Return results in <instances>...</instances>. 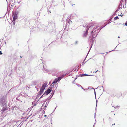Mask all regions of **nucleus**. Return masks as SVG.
<instances>
[{"label":"nucleus","instance_id":"f257e3e1","mask_svg":"<svg viewBox=\"0 0 127 127\" xmlns=\"http://www.w3.org/2000/svg\"><path fill=\"white\" fill-rule=\"evenodd\" d=\"M92 27H93V28L91 35L89 36V40H90V42L92 43L102 28H100L98 26H94V25H92Z\"/></svg>","mask_w":127,"mask_h":127},{"label":"nucleus","instance_id":"f03ea898","mask_svg":"<svg viewBox=\"0 0 127 127\" xmlns=\"http://www.w3.org/2000/svg\"><path fill=\"white\" fill-rule=\"evenodd\" d=\"M6 96H3L0 100V105L3 108L1 111V113L3 114L5 112V111L8 110L7 105L6 104Z\"/></svg>","mask_w":127,"mask_h":127},{"label":"nucleus","instance_id":"7ed1b4c3","mask_svg":"<svg viewBox=\"0 0 127 127\" xmlns=\"http://www.w3.org/2000/svg\"><path fill=\"white\" fill-rule=\"evenodd\" d=\"M83 27H84L85 28H86V32L84 31V33L83 35V36L85 37L88 34V30L89 28L91 27V26H90V25H88L86 26H83Z\"/></svg>","mask_w":127,"mask_h":127},{"label":"nucleus","instance_id":"20e7f679","mask_svg":"<svg viewBox=\"0 0 127 127\" xmlns=\"http://www.w3.org/2000/svg\"><path fill=\"white\" fill-rule=\"evenodd\" d=\"M61 80V78L60 77H58L57 78H56L55 79L54 81L52 82V84H55L58 81H60ZM51 86H54V85L52 84Z\"/></svg>","mask_w":127,"mask_h":127},{"label":"nucleus","instance_id":"39448f33","mask_svg":"<svg viewBox=\"0 0 127 127\" xmlns=\"http://www.w3.org/2000/svg\"><path fill=\"white\" fill-rule=\"evenodd\" d=\"M43 71L44 72L46 73V72H47L48 73H50L51 71L48 69L45 68H44V66H43Z\"/></svg>","mask_w":127,"mask_h":127},{"label":"nucleus","instance_id":"423d86ee","mask_svg":"<svg viewBox=\"0 0 127 127\" xmlns=\"http://www.w3.org/2000/svg\"><path fill=\"white\" fill-rule=\"evenodd\" d=\"M47 82L45 83L41 87V88L40 89L41 90H44V89L45 88L46 86L47 85Z\"/></svg>","mask_w":127,"mask_h":127},{"label":"nucleus","instance_id":"0eeeda50","mask_svg":"<svg viewBox=\"0 0 127 127\" xmlns=\"http://www.w3.org/2000/svg\"><path fill=\"white\" fill-rule=\"evenodd\" d=\"M12 15L13 17V21H15V20L17 18V15H16L14 14L13 13H12Z\"/></svg>","mask_w":127,"mask_h":127},{"label":"nucleus","instance_id":"6e6552de","mask_svg":"<svg viewBox=\"0 0 127 127\" xmlns=\"http://www.w3.org/2000/svg\"><path fill=\"white\" fill-rule=\"evenodd\" d=\"M52 89V87H49L46 91L48 94L49 93Z\"/></svg>","mask_w":127,"mask_h":127},{"label":"nucleus","instance_id":"1a4fd4ad","mask_svg":"<svg viewBox=\"0 0 127 127\" xmlns=\"http://www.w3.org/2000/svg\"><path fill=\"white\" fill-rule=\"evenodd\" d=\"M43 91L44 90H43L40 89V91L38 93V94L40 95H41L42 94Z\"/></svg>","mask_w":127,"mask_h":127},{"label":"nucleus","instance_id":"9d476101","mask_svg":"<svg viewBox=\"0 0 127 127\" xmlns=\"http://www.w3.org/2000/svg\"><path fill=\"white\" fill-rule=\"evenodd\" d=\"M55 92V91H54L53 92V91H52V93H51V95L50 96H51L50 98V99H51V98L52 97V96H53V95H54V93Z\"/></svg>","mask_w":127,"mask_h":127},{"label":"nucleus","instance_id":"9b49d317","mask_svg":"<svg viewBox=\"0 0 127 127\" xmlns=\"http://www.w3.org/2000/svg\"><path fill=\"white\" fill-rule=\"evenodd\" d=\"M90 87L92 89H94V92L95 95V98H96V92H95V89L93 87Z\"/></svg>","mask_w":127,"mask_h":127},{"label":"nucleus","instance_id":"f8f14e48","mask_svg":"<svg viewBox=\"0 0 127 127\" xmlns=\"http://www.w3.org/2000/svg\"><path fill=\"white\" fill-rule=\"evenodd\" d=\"M98 88L100 89V90L103 89V87L102 86H98Z\"/></svg>","mask_w":127,"mask_h":127},{"label":"nucleus","instance_id":"ddd939ff","mask_svg":"<svg viewBox=\"0 0 127 127\" xmlns=\"http://www.w3.org/2000/svg\"><path fill=\"white\" fill-rule=\"evenodd\" d=\"M49 103V101H48V102H47L46 103V104H45V106H44V107H45V108H46V107H47V105H48V104Z\"/></svg>","mask_w":127,"mask_h":127},{"label":"nucleus","instance_id":"4468645a","mask_svg":"<svg viewBox=\"0 0 127 127\" xmlns=\"http://www.w3.org/2000/svg\"><path fill=\"white\" fill-rule=\"evenodd\" d=\"M112 17H111V18H110V19L108 21L109 22L108 23H111V22H110L111 20L112 19Z\"/></svg>","mask_w":127,"mask_h":127},{"label":"nucleus","instance_id":"2eb2a0df","mask_svg":"<svg viewBox=\"0 0 127 127\" xmlns=\"http://www.w3.org/2000/svg\"><path fill=\"white\" fill-rule=\"evenodd\" d=\"M48 94V93L46 92V91H45V93H44V94H43L44 95H47Z\"/></svg>","mask_w":127,"mask_h":127},{"label":"nucleus","instance_id":"dca6fc26","mask_svg":"<svg viewBox=\"0 0 127 127\" xmlns=\"http://www.w3.org/2000/svg\"><path fill=\"white\" fill-rule=\"evenodd\" d=\"M65 76V75H62L60 77H60L61 78V79L63 78Z\"/></svg>","mask_w":127,"mask_h":127},{"label":"nucleus","instance_id":"f3484780","mask_svg":"<svg viewBox=\"0 0 127 127\" xmlns=\"http://www.w3.org/2000/svg\"><path fill=\"white\" fill-rule=\"evenodd\" d=\"M18 11H16L14 13V14L16 15H18Z\"/></svg>","mask_w":127,"mask_h":127},{"label":"nucleus","instance_id":"a211bd4d","mask_svg":"<svg viewBox=\"0 0 127 127\" xmlns=\"http://www.w3.org/2000/svg\"><path fill=\"white\" fill-rule=\"evenodd\" d=\"M119 19V17L118 16H117L116 17H115L114 18V19L115 20H116L117 19Z\"/></svg>","mask_w":127,"mask_h":127},{"label":"nucleus","instance_id":"6ab92c4d","mask_svg":"<svg viewBox=\"0 0 127 127\" xmlns=\"http://www.w3.org/2000/svg\"><path fill=\"white\" fill-rule=\"evenodd\" d=\"M109 23H106L104 24V26H103L102 27V29L103 27H105Z\"/></svg>","mask_w":127,"mask_h":127},{"label":"nucleus","instance_id":"aec40b11","mask_svg":"<svg viewBox=\"0 0 127 127\" xmlns=\"http://www.w3.org/2000/svg\"><path fill=\"white\" fill-rule=\"evenodd\" d=\"M89 51L88 52V53L87 54V55H86V57H85V58L84 60V61L83 62V63L84 62V61L85 60V59H86V57H87V55H88V53H89Z\"/></svg>","mask_w":127,"mask_h":127},{"label":"nucleus","instance_id":"412c9836","mask_svg":"<svg viewBox=\"0 0 127 127\" xmlns=\"http://www.w3.org/2000/svg\"><path fill=\"white\" fill-rule=\"evenodd\" d=\"M78 41H76L75 42V45H77L78 44Z\"/></svg>","mask_w":127,"mask_h":127},{"label":"nucleus","instance_id":"4be33fe9","mask_svg":"<svg viewBox=\"0 0 127 127\" xmlns=\"http://www.w3.org/2000/svg\"><path fill=\"white\" fill-rule=\"evenodd\" d=\"M44 95L43 94V95L38 100V101L39 100V99H40L41 98L43 97L44 96Z\"/></svg>","mask_w":127,"mask_h":127},{"label":"nucleus","instance_id":"5701e85b","mask_svg":"<svg viewBox=\"0 0 127 127\" xmlns=\"http://www.w3.org/2000/svg\"><path fill=\"white\" fill-rule=\"evenodd\" d=\"M77 85L79 87H81L82 86L78 84H77Z\"/></svg>","mask_w":127,"mask_h":127},{"label":"nucleus","instance_id":"b1692460","mask_svg":"<svg viewBox=\"0 0 127 127\" xmlns=\"http://www.w3.org/2000/svg\"><path fill=\"white\" fill-rule=\"evenodd\" d=\"M78 76L83 77V74H80Z\"/></svg>","mask_w":127,"mask_h":127},{"label":"nucleus","instance_id":"393cba45","mask_svg":"<svg viewBox=\"0 0 127 127\" xmlns=\"http://www.w3.org/2000/svg\"><path fill=\"white\" fill-rule=\"evenodd\" d=\"M124 24L126 26H127V21H126Z\"/></svg>","mask_w":127,"mask_h":127},{"label":"nucleus","instance_id":"a878e982","mask_svg":"<svg viewBox=\"0 0 127 127\" xmlns=\"http://www.w3.org/2000/svg\"><path fill=\"white\" fill-rule=\"evenodd\" d=\"M86 76H93L92 75H91L86 74Z\"/></svg>","mask_w":127,"mask_h":127},{"label":"nucleus","instance_id":"bb28decb","mask_svg":"<svg viewBox=\"0 0 127 127\" xmlns=\"http://www.w3.org/2000/svg\"><path fill=\"white\" fill-rule=\"evenodd\" d=\"M17 2L18 3V4H19V3H20V2L21 1L20 0L19 1H17Z\"/></svg>","mask_w":127,"mask_h":127},{"label":"nucleus","instance_id":"cd10ccee","mask_svg":"<svg viewBox=\"0 0 127 127\" xmlns=\"http://www.w3.org/2000/svg\"><path fill=\"white\" fill-rule=\"evenodd\" d=\"M85 76H86V74H83V77Z\"/></svg>","mask_w":127,"mask_h":127},{"label":"nucleus","instance_id":"c85d7f7f","mask_svg":"<svg viewBox=\"0 0 127 127\" xmlns=\"http://www.w3.org/2000/svg\"><path fill=\"white\" fill-rule=\"evenodd\" d=\"M39 95H40L38 94V95H37V97H36V99L38 98L39 97Z\"/></svg>","mask_w":127,"mask_h":127},{"label":"nucleus","instance_id":"c756f323","mask_svg":"<svg viewBox=\"0 0 127 127\" xmlns=\"http://www.w3.org/2000/svg\"><path fill=\"white\" fill-rule=\"evenodd\" d=\"M81 88H82V89L84 90H85V89H84V88L82 86H81Z\"/></svg>","mask_w":127,"mask_h":127},{"label":"nucleus","instance_id":"7c9ffc66","mask_svg":"<svg viewBox=\"0 0 127 127\" xmlns=\"http://www.w3.org/2000/svg\"><path fill=\"white\" fill-rule=\"evenodd\" d=\"M116 48L113 50H112V51H110L109 52H111L112 51H114L115 50V49L116 48Z\"/></svg>","mask_w":127,"mask_h":127},{"label":"nucleus","instance_id":"2f4dec72","mask_svg":"<svg viewBox=\"0 0 127 127\" xmlns=\"http://www.w3.org/2000/svg\"><path fill=\"white\" fill-rule=\"evenodd\" d=\"M98 71V70H97V71H95L94 72H93L94 73H96L97 71Z\"/></svg>","mask_w":127,"mask_h":127},{"label":"nucleus","instance_id":"473e14b6","mask_svg":"<svg viewBox=\"0 0 127 127\" xmlns=\"http://www.w3.org/2000/svg\"><path fill=\"white\" fill-rule=\"evenodd\" d=\"M122 6H123V8H124V7L123 6H122L121 5L120 8H121V9H122Z\"/></svg>","mask_w":127,"mask_h":127},{"label":"nucleus","instance_id":"72a5a7b5","mask_svg":"<svg viewBox=\"0 0 127 127\" xmlns=\"http://www.w3.org/2000/svg\"><path fill=\"white\" fill-rule=\"evenodd\" d=\"M2 54V53L1 51H0V54L1 55Z\"/></svg>","mask_w":127,"mask_h":127},{"label":"nucleus","instance_id":"f704fd0d","mask_svg":"<svg viewBox=\"0 0 127 127\" xmlns=\"http://www.w3.org/2000/svg\"><path fill=\"white\" fill-rule=\"evenodd\" d=\"M48 100V98H47V99H46V100H45V101L44 102H45L46 101H47V100Z\"/></svg>","mask_w":127,"mask_h":127},{"label":"nucleus","instance_id":"c9c22d12","mask_svg":"<svg viewBox=\"0 0 127 127\" xmlns=\"http://www.w3.org/2000/svg\"><path fill=\"white\" fill-rule=\"evenodd\" d=\"M120 9V8H118L117 10H116V11H118V10H119Z\"/></svg>","mask_w":127,"mask_h":127},{"label":"nucleus","instance_id":"e433bc0d","mask_svg":"<svg viewBox=\"0 0 127 127\" xmlns=\"http://www.w3.org/2000/svg\"><path fill=\"white\" fill-rule=\"evenodd\" d=\"M96 120H95V122L94 123V125H93V126H94V125L96 124V123H95V122H96Z\"/></svg>","mask_w":127,"mask_h":127},{"label":"nucleus","instance_id":"4c0bfd02","mask_svg":"<svg viewBox=\"0 0 127 127\" xmlns=\"http://www.w3.org/2000/svg\"><path fill=\"white\" fill-rule=\"evenodd\" d=\"M123 15H119V14L118 15V16H121L122 17Z\"/></svg>","mask_w":127,"mask_h":127},{"label":"nucleus","instance_id":"58836bf2","mask_svg":"<svg viewBox=\"0 0 127 127\" xmlns=\"http://www.w3.org/2000/svg\"><path fill=\"white\" fill-rule=\"evenodd\" d=\"M109 120H111V118L110 117H109Z\"/></svg>","mask_w":127,"mask_h":127},{"label":"nucleus","instance_id":"ea45409f","mask_svg":"<svg viewBox=\"0 0 127 127\" xmlns=\"http://www.w3.org/2000/svg\"><path fill=\"white\" fill-rule=\"evenodd\" d=\"M115 15H116V13L115 14V13H114V14H113V16H114Z\"/></svg>","mask_w":127,"mask_h":127},{"label":"nucleus","instance_id":"a19ab883","mask_svg":"<svg viewBox=\"0 0 127 127\" xmlns=\"http://www.w3.org/2000/svg\"><path fill=\"white\" fill-rule=\"evenodd\" d=\"M72 17L71 16V17H70V19H69V20H70V19H71H71H72V18H72Z\"/></svg>","mask_w":127,"mask_h":127},{"label":"nucleus","instance_id":"79ce46f5","mask_svg":"<svg viewBox=\"0 0 127 127\" xmlns=\"http://www.w3.org/2000/svg\"><path fill=\"white\" fill-rule=\"evenodd\" d=\"M50 97H51V96H50L48 98V100L50 99Z\"/></svg>","mask_w":127,"mask_h":127},{"label":"nucleus","instance_id":"37998d69","mask_svg":"<svg viewBox=\"0 0 127 127\" xmlns=\"http://www.w3.org/2000/svg\"><path fill=\"white\" fill-rule=\"evenodd\" d=\"M117 12V11L116 10L115 11V14Z\"/></svg>","mask_w":127,"mask_h":127},{"label":"nucleus","instance_id":"c03bdc74","mask_svg":"<svg viewBox=\"0 0 127 127\" xmlns=\"http://www.w3.org/2000/svg\"><path fill=\"white\" fill-rule=\"evenodd\" d=\"M49 11V12L50 13L51 12L50 11V10Z\"/></svg>","mask_w":127,"mask_h":127},{"label":"nucleus","instance_id":"a18cd8bd","mask_svg":"<svg viewBox=\"0 0 127 127\" xmlns=\"http://www.w3.org/2000/svg\"><path fill=\"white\" fill-rule=\"evenodd\" d=\"M47 116L46 115H45L44 116L45 117H46Z\"/></svg>","mask_w":127,"mask_h":127},{"label":"nucleus","instance_id":"49530a36","mask_svg":"<svg viewBox=\"0 0 127 127\" xmlns=\"http://www.w3.org/2000/svg\"><path fill=\"white\" fill-rule=\"evenodd\" d=\"M117 107H118V106H117L116 107H115V108H116Z\"/></svg>","mask_w":127,"mask_h":127},{"label":"nucleus","instance_id":"de8ad7c7","mask_svg":"<svg viewBox=\"0 0 127 127\" xmlns=\"http://www.w3.org/2000/svg\"><path fill=\"white\" fill-rule=\"evenodd\" d=\"M96 109L95 110V111H96Z\"/></svg>","mask_w":127,"mask_h":127},{"label":"nucleus","instance_id":"09e8293b","mask_svg":"<svg viewBox=\"0 0 127 127\" xmlns=\"http://www.w3.org/2000/svg\"><path fill=\"white\" fill-rule=\"evenodd\" d=\"M96 109L95 110V111H96Z\"/></svg>","mask_w":127,"mask_h":127},{"label":"nucleus","instance_id":"8fccbe9b","mask_svg":"<svg viewBox=\"0 0 127 127\" xmlns=\"http://www.w3.org/2000/svg\"><path fill=\"white\" fill-rule=\"evenodd\" d=\"M103 26H101V27H100V28H101Z\"/></svg>","mask_w":127,"mask_h":127},{"label":"nucleus","instance_id":"3c124183","mask_svg":"<svg viewBox=\"0 0 127 127\" xmlns=\"http://www.w3.org/2000/svg\"><path fill=\"white\" fill-rule=\"evenodd\" d=\"M115 125V124L114 123V124H113L112 125Z\"/></svg>","mask_w":127,"mask_h":127},{"label":"nucleus","instance_id":"603ef678","mask_svg":"<svg viewBox=\"0 0 127 127\" xmlns=\"http://www.w3.org/2000/svg\"><path fill=\"white\" fill-rule=\"evenodd\" d=\"M36 105V104H34V105L33 106H35V105Z\"/></svg>","mask_w":127,"mask_h":127},{"label":"nucleus","instance_id":"864d4df0","mask_svg":"<svg viewBox=\"0 0 127 127\" xmlns=\"http://www.w3.org/2000/svg\"><path fill=\"white\" fill-rule=\"evenodd\" d=\"M44 104H43V105H42V107L43 106Z\"/></svg>","mask_w":127,"mask_h":127},{"label":"nucleus","instance_id":"5fc2aeb1","mask_svg":"<svg viewBox=\"0 0 127 127\" xmlns=\"http://www.w3.org/2000/svg\"><path fill=\"white\" fill-rule=\"evenodd\" d=\"M44 110H45V109L43 110V111H44V112H45V110L44 111Z\"/></svg>","mask_w":127,"mask_h":127},{"label":"nucleus","instance_id":"6e6d98bb","mask_svg":"<svg viewBox=\"0 0 127 127\" xmlns=\"http://www.w3.org/2000/svg\"><path fill=\"white\" fill-rule=\"evenodd\" d=\"M51 9V8H49V10L50 9Z\"/></svg>","mask_w":127,"mask_h":127},{"label":"nucleus","instance_id":"4d7b16f0","mask_svg":"<svg viewBox=\"0 0 127 127\" xmlns=\"http://www.w3.org/2000/svg\"><path fill=\"white\" fill-rule=\"evenodd\" d=\"M20 58H22V56H20Z\"/></svg>","mask_w":127,"mask_h":127},{"label":"nucleus","instance_id":"13d9d810","mask_svg":"<svg viewBox=\"0 0 127 127\" xmlns=\"http://www.w3.org/2000/svg\"><path fill=\"white\" fill-rule=\"evenodd\" d=\"M35 88H37V89H38L36 87H35Z\"/></svg>","mask_w":127,"mask_h":127},{"label":"nucleus","instance_id":"bf43d9fd","mask_svg":"<svg viewBox=\"0 0 127 127\" xmlns=\"http://www.w3.org/2000/svg\"><path fill=\"white\" fill-rule=\"evenodd\" d=\"M118 38H120V37L119 36H118Z\"/></svg>","mask_w":127,"mask_h":127},{"label":"nucleus","instance_id":"052dcab7","mask_svg":"<svg viewBox=\"0 0 127 127\" xmlns=\"http://www.w3.org/2000/svg\"><path fill=\"white\" fill-rule=\"evenodd\" d=\"M68 20V19H67V20Z\"/></svg>","mask_w":127,"mask_h":127},{"label":"nucleus","instance_id":"680f3d73","mask_svg":"<svg viewBox=\"0 0 127 127\" xmlns=\"http://www.w3.org/2000/svg\"><path fill=\"white\" fill-rule=\"evenodd\" d=\"M57 107H56L55 108V110L56 109V108Z\"/></svg>","mask_w":127,"mask_h":127},{"label":"nucleus","instance_id":"e2e57ef3","mask_svg":"<svg viewBox=\"0 0 127 127\" xmlns=\"http://www.w3.org/2000/svg\"><path fill=\"white\" fill-rule=\"evenodd\" d=\"M71 19H70V21H71V22H72V21H71Z\"/></svg>","mask_w":127,"mask_h":127},{"label":"nucleus","instance_id":"0e129e2a","mask_svg":"<svg viewBox=\"0 0 127 127\" xmlns=\"http://www.w3.org/2000/svg\"><path fill=\"white\" fill-rule=\"evenodd\" d=\"M104 118L103 119V121H104Z\"/></svg>","mask_w":127,"mask_h":127},{"label":"nucleus","instance_id":"69168bd1","mask_svg":"<svg viewBox=\"0 0 127 127\" xmlns=\"http://www.w3.org/2000/svg\"><path fill=\"white\" fill-rule=\"evenodd\" d=\"M5 44H6V42H5Z\"/></svg>","mask_w":127,"mask_h":127},{"label":"nucleus","instance_id":"338daca9","mask_svg":"<svg viewBox=\"0 0 127 127\" xmlns=\"http://www.w3.org/2000/svg\"><path fill=\"white\" fill-rule=\"evenodd\" d=\"M27 87H28V88H29V87L28 86H27Z\"/></svg>","mask_w":127,"mask_h":127},{"label":"nucleus","instance_id":"774afa93","mask_svg":"<svg viewBox=\"0 0 127 127\" xmlns=\"http://www.w3.org/2000/svg\"><path fill=\"white\" fill-rule=\"evenodd\" d=\"M77 79V78H75V79Z\"/></svg>","mask_w":127,"mask_h":127}]
</instances>
